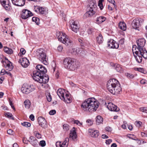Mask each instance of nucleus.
I'll list each match as a JSON object with an SVG mask.
<instances>
[{
  "instance_id": "obj_27",
  "label": "nucleus",
  "mask_w": 147,
  "mask_h": 147,
  "mask_svg": "<svg viewBox=\"0 0 147 147\" xmlns=\"http://www.w3.org/2000/svg\"><path fill=\"white\" fill-rule=\"evenodd\" d=\"M6 63V65L5 67L6 70L9 71H11L13 69L12 63L8 61L7 63Z\"/></svg>"
},
{
  "instance_id": "obj_1",
  "label": "nucleus",
  "mask_w": 147,
  "mask_h": 147,
  "mask_svg": "<svg viewBox=\"0 0 147 147\" xmlns=\"http://www.w3.org/2000/svg\"><path fill=\"white\" fill-rule=\"evenodd\" d=\"M99 104L98 101L94 98H90L82 102L81 105V108L84 111H95L98 107Z\"/></svg>"
},
{
  "instance_id": "obj_24",
  "label": "nucleus",
  "mask_w": 147,
  "mask_h": 147,
  "mask_svg": "<svg viewBox=\"0 0 147 147\" xmlns=\"http://www.w3.org/2000/svg\"><path fill=\"white\" fill-rule=\"evenodd\" d=\"M35 11L36 12L39 11L41 14H46L48 13V9L46 8H43L42 7H37Z\"/></svg>"
},
{
  "instance_id": "obj_56",
  "label": "nucleus",
  "mask_w": 147,
  "mask_h": 147,
  "mask_svg": "<svg viewBox=\"0 0 147 147\" xmlns=\"http://www.w3.org/2000/svg\"><path fill=\"white\" fill-rule=\"evenodd\" d=\"M93 32V29L92 28H89L88 30V34H91Z\"/></svg>"
},
{
  "instance_id": "obj_31",
  "label": "nucleus",
  "mask_w": 147,
  "mask_h": 147,
  "mask_svg": "<svg viewBox=\"0 0 147 147\" xmlns=\"http://www.w3.org/2000/svg\"><path fill=\"white\" fill-rule=\"evenodd\" d=\"M119 28L121 30L125 31L126 30V25L124 22H120L119 23Z\"/></svg>"
},
{
  "instance_id": "obj_18",
  "label": "nucleus",
  "mask_w": 147,
  "mask_h": 147,
  "mask_svg": "<svg viewBox=\"0 0 147 147\" xmlns=\"http://www.w3.org/2000/svg\"><path fill=\"white\" fill-rule=\"evenodd\" d=\"M107 45L110 48L117 49L118 48L119 44L113 40L111 39L108 42Z\"/></svg>"
},
{
  "instance_id": "obj_39",
  "label": "nucleus",
  "mask_w": 147,
  "mask_h": 147,
  "mask_svg": "<svg viewBox=\"0 0 147 147\" xmlns=\"http://www.w3.org/2000/svg\"><path fill=\"white\" fill-rule=\"evenodd\" d=\"M63 129L64 130L67 131L69 129V126L67 124H65L63 125Z\"/></svg>"
},
{
  "instance_id": "obj_58",
  "label": "nucleus",
  "mask_w": 147,
  "mask_h": 147,
  "mask_svg": "<svg viewBox=\"0 0 147 147\" xmlns=\"http://www.w3.org/2000/svg\"><path fill=\"white\" fill-rule=\"evenodd\" d=\"M6 71L4 69H2L1 71V75H3L5 74Z\"/></svg>"
},
{
  "instance_id": "obj_36",
  "label": "nucleus",
  "mask_w": 147,
  "mask_h": 147,
  "mask_svg": "<svg viewBox=\"0 0 147 147\" xmlns=\"http://www.w3.org/2000/svg\"><path fill=\"white\" fill-rule=\"evenodd\" d=\"M86 51L83 49H82L81 51L80 55L81 56L84 57L86 54Z\"/></svg>"
},
{
  "instance_id": "obj_62",
  "label": "nucleus",
  "mask_w": 147,
  "mask_h": 147,
  "mask_svg": "<svg viewBox=\"0 0 147 147\" xmlns=\"http://www.w3.org/2000/svg\"><path fill=\"white\" fill-rule=\"evenodd\" d=\"M13 131L11 129H9L7 131V133L10 135L12 134V133L13 132Z\"/></svg>"
},
{
  "instance_id": "obj_41",
  "label": "nucleus",
  "mask_w": 147,
  "mask_h": 147,
  "mask_svg": "<svg viewBox=\"0 0 147 147\" xmlns=\"http://www.w3.org/2000/svg\"><path fill=\"white\" fill-rule=\"evenodd\" d=\"M5 115L9 118H11V119H14V118L12 117V115L11 113L7 112L5 113Z\"/></svg>"
},
{
  "instance_id": "obj_22",
  "label": "nucleus",
  "mask_w": 147,
  "mask_h": 147,
  "mask_svg": "<svg viewBox=\"0 0 147 147\" xmlns=\"http://www.w3.org/2000/svg\"><path fill=\"white\" fill-rule=\"evenodd\" d=\"M20 61H21V65L23 67H27L29 65V61L26 58H22Z\"/></svg>"
},
{
  "instance_id": "obj_32",
  "label": "nucleus",
  "mask_w": 147,
  "mask_h": 147,
  "mask_svg": "<svg viewBox=\"0 0 147 147\" xmlns=\"http://www.w3.org/2000/svg\"><path fill=\"white\" fill-rule=\"evenodd\" d=\"M114 69L117 71L121 72L122 71V68L121 65L118 64H115L114 66Z\"/></svg>"
},
{
  "instance_id": "obj_63",
  "label": "nucleus",
  "mask_w": 147,
  "mask_h": 147,
  "mask_svg": "<svg viewBox=\"0 0 147 147\" xmlns=\"http://www.w3.org/2000/svg\"><path fill=\"white\" fill-rule=\"evenodd\" d=\"M36 139V138L33 136H30L29 138V141H32Z\"/></svg>"
},
{
  "instance_id": "obj_50",
  "label": "nucleus",
  "mask_w": 147,
  "mask_h": 147,
  "mask_svg": "<svg viewBox=\"0 0 147 147\" xmlns=\"http://www.w3.org/2000/svg\"><path fill=\"white\" fill-rule=\"evenodd\" d=\"M110 3H112L114 5V7L115 8L116 7V5L115 4V3L114 0H107Z\"/></svg>"
},
{
  "instance_id": "obj_28",
  "label": "nucleus",
  "mask_w": 147,
  "mask_h": 147,
  "mask_svg": "<svg viewBox=\"0 0 147 147\" xmlns=\"http://www.w3.org/2000/svg\"><path fill=\"white\" fill-rule=\"evenodd\" d=\"M96 124L99 125L102 123L103 119L100 116L98 115L96 117Z\"/></svg>"
},
{
  "instance_id": "obj_52",
  "label": "nucleus",
  "mask_w": 147,
  "mask_h": 147,
  "mask_svg": "<svg viewBox=\"0 0 147 147\" xmlns=\"http://www.w3.org/2000/svg\"><path fill=\"white\" fill-rule=\"evenodd\" d=\"M20 52L22 55H24L26 51L24 48H22L20 49Z\"/></svg>"
},
{
  "instance_id": "obj_17",
  "label": "nucleus",
  "mask_w": 147,
  "mask_h": 147,
  "mask_svg": "<svg viewBox=\"0 0 147 147\" xmlns=\"http://www.w3.org/2000/svg\"><path fill=\"white\" fill-rule=\"evenodd\" d=\"M106 104L107 107L110 111L117 112L119 110V108L112 102L108 103L107 105L106 103Z\"/></svg>"
},
{
  "instance_id": "obj_47",
  "label": "nucleus",
  "mask_w": 147,
  "mask_h": 147,
  "mask_svg": "<svg viewBox=\"0 0 147 147\" xmlns=\"http://www.w3.org/2000/svg\"><path fill=\"white\" fill-rule=\"evenodd\" d=\"M47 99L49 102H50L52 99L51 96L50 94H49L47 96Z\"/></svg>"
},
{
  "instance_id": "obj_5",
  "label": "nucleus",
  "mask_w": 147,
  "mask_h": 147,
  "mask_svg": "<svg viewBox=\"0 0 147 147\" xmlns=\"http://www.w3.org/2000/svg\"><path fill=\"white\" fill-rule=\"evenodd\" d=\"M138 50L142 54L143 57L145 59H147V51L144 47L145 44L146 40L144 38H140L137 41Z\"/></svg>"
},
{
  "instance_id": "obj_38",
  "label": "nucleus",
  "mask_w": 147,
  "mask_h": 147,
  "mask_svg": "<svg viewBox=\"0 0 147 147\" xmlns=\"http://www.w3.org/2000/svg\"><path fill=\"white\" fill-rule=\"evenodd\" d=\"M22 125L26 127H29L31 125V124L30 123L26 122H24L23 123H22Z\"/></svg>"
},
{
  "instance_id": "obj_19",
  "label": "nucleus",
  "mask_w": 147,
  "mask_h": 147,
  "mask_svg": "<svg viewBox=\"0 0 147 147\" xmlns=\"http://www.w3.org/2000/svg\"><path fill=\"white\" fill-rule=\"evenodd\" d=\"M69 140V138H66L63 142H57L56 144V146L57 147H67L68 144L67 142Z\"/></svg>"
},
{
  "instance_id": "obj_64",
  "label": "nucleus",
  "mask_w": 147,
  "mask_h": 147,
  "mask_svg": "<svg viewBox=\"0 0 147 147\" xmlns=\"http://www.w3.org/2000/svg\"><path fill=\"white\" fill-rule=\"evenodd\" d=\"M102 138L103 139H107L108 138V137L105 134H103L102 136Z\"/></svg>"
},
{
  "instance_id": "obj_2",
  "label": "nucleus",
  "mask_w": 147,
  "mask_h": 147,
  "mask_svg": "<svg viewBox=\"0 0 147 147\" xmlns=\"http://www.w3.org/2000/svg\"><path fill=\"white\" fill-rule=\"evenodd\" d=\"M107 88L109 91L113 94H119L121 91L119 82L115 79H110L108 81Z\"/></svg>"
},
{
  "instance_id": "obj_12",
  "label": "nucleus",
  "mask_w": 147,
  "mask_h": 147,
  "mask_svg": "<svg viewBox=\"0 0 147 147\" xmlns=\"http://www.w3.org/2000/svg\"><path fill=\"white\" fill-rule=\"evenodd\" d=\"M34 88L33 86H28L27 87H22L21 90L22 92L26 94H28L34 91Z\"/></svg>"
},
{
  "instance_id": "obj_10",
  "label": "nucleus",
  "mask_w": 147,
  "mask_h": 147,
  "mask_svg": "<svg viewBox=\"0 0 147 147\" xmlns=\"http://www.w3.org/2000/svg\"><path fill=\"white\" fill-rule=\"evenodd\" d=\"M143 22V20L140 18L135 19L132 21L131 25L132 28L135 30H139V27L141 24Z\"/></svg>"
},
{
  "instance_id": "obj_43",
  "label": "nucleus",
  "mask_w": 147,
  "mask_h": 147,
  "mask_svg": "<svg viewBox=\"0 0 147 147\" xmlns=\"http://www.w3.org/2000/svg\"><path fill=\"white\" fill-rule=\"evenodd\" d=\"M81 48H76V49H74V50L76 51V54H79L80 55L81 51Z\"/></svg>"
},
{
  "instance_id": "obj_11",
  "label": "nucleus",
  "mask_w": 147,
  "mask_h": 147,
  "mask_svg": "<svg viewBox=\"0 0 147 147\" xmlns=\"http://www.w3.org/2000/svg\"><path fill=\"white\" fill-rule=\"evenodd\" d=\"M0 1L2 5L6 10H10L11 7L9 0H0Z\"/></svg>"
},
{
  "instance_id": "obj_29",
  "label": "nucleus",
  "mask_w": 147,
  "mask_h": 147,
  "mask_svg": "<svg viewBox=\"0 0 147 147\" xmlns=\"http://www.w3.org/2000/svg\"><path fill=\"white\" fill-rule=\"evenodd\" d=\"M106 19V18L103 16H100L97 18L96 22L98 24H101L105 21Z\"/></svg>"
},
{
  "instance_id": "obj_60",
  "label": "nucleus",
  "mask_w": 147,
  "mask_h": 147,
  "mask_svg": "<svg viewBox=\"0 0 147 147\" xmlns=\"http://www.w3.org/2000/svg\"><path fill=\"white\" fill-rule=\"evenodd\" d=\"M124 39H122L120 40L119 41V43L121 45H123L124 43Z\"/></svg>"
},
{
  "instance_id": "obj_13",
  "label": "nucleus",
  "mask_w": 147,
  "mask_h": 147,
  "mask_svg": "<svg viewBox=\"0 0 147 147\" xmlns=\"http://www.w3.org/2000/svg\"><path fill=\"white\" fill-rule=\"evenodd\" d=\"M71 29L72 31L76 33H77L79 31V27L78 25L77 22L72 20L70 22Z\"/></svg>"
},
{
  "instance_id": "obj_4",
  "label": "nucleus",
  "mask_w": 147,
  "mask_h": 147,
  "mask_svg": "<svg viewBox=\"0 0 147 147\" xmlns=\"http://www.w3.org/2000/svg\"><path fill=\"white\" fill-rule=\"evenodd\" d=\"M32 77L35 81L40 83L46 84L48 82L49 80L47 75L44 76L36 71H34Z\"/></svg>"
},
{
  "instance_id": "obj_20",
  "label": "nucleus",
  "mask_w": 147,
  "mask_h": 147,
  "mask_svg": "<svg viewBox=\"0 0 147 147\" xmlns=\"http://www.w3.org/2000/svg\"><path fill=\"white\" fill-rule=\"evenodd\" d=\"M89 135L93 137L96 138L99 135V131L97 130H95L94 129H88Z\"/></svg>"
},
{
  "instance_id": "obj_7",
  "label": "nucleus",
  "mask_w": 147,
  "mask_h": 147,
  "mask_svg": "<svg viewBox=\"0 0 147 147\" xmlns=\"http://www.w3.org/2000/svg\"><path fill=\"white\" fill-rule=\"evenodd\" d=\"M35 54L40 61L45 65H47V58L46 55L45 51L43 49H38L36 52Z\"/></svg>"
},
{
  "instance_id": "obj_37",
  "label": "nucleus",
  "mask_w": 147,
  "mask_h": 147,
  "mask_svg": "<svg viewBox=\"0 0 147 147\" xmlns=\"http://www.w3.org/2000/svg\"><path fill=\"white\" fill-rule=\"evenodd\" d=\"M86 123L88 126L92 125L93 124V121L92 120L88 119L86 121Z\"/></svg>"
},
{
  "instance_id": "obj_9",
  "label": "nucleus",
  "mask_w": 147,
  "mask_h": 147,
  "mask_svg": "<svg viewBox=\"0 0 147 147\" xmlns=\"http://www.w3.org/2000/svg\"><path fill=\"white\" fill-rule=\"evenodd\" d=\"M136 46H133L132 51L136 61L139 63H141L142 61V57H143L142 54L139 51H136Z\"/></svg>"
},
{
  "instance_id": "obj_44",
  "label": "nucleus",
  "mask_w": 147,
  "mask_h": 147,
  "mask_svg": "<svg viewBox=\"0 0 147 147\" xmlns=\"http://www.w3.org/2000/svg\"><path fill=\"white\" fill-rule=\"evenodd\" d=\"M135 124L137 127H140L142 124V123L140 121H137L135 122Z\"/></svg>"
},
{
  "instance_id": "obj_42",
  "label": "nucleus",
  "mask_w": 147,
  "mask_h": 147,
  "mask_svg": "<svg viewBox=\"0 0 147 147\" xmlns=\"http://www.w3.org/2000/svg\"><path fill=\"white\" fill-rule=\"evenodd\" d=\"M35 134V136L38 138L39 139L41 138V136L40 134L39 133H37L36 131L34 132Z\"/></svg>"
},
{
  "instance_id": "obj_3",
  "label": "nucleus",
  "mask_w": 147,
  "mask_h": 147,
  "mask_svg": "<svg viewBox=\"0 0 147 147\" xmlns=\"http://www.w3.org/2000/svg\"><path fill=\"white\" fill-rule=\"evenodd\" d=\"M63 64L66 69L71 71L76 69L78 67V64L74 58L67 57L65 58L63 61Z\"/></svg>"
},
{
  "instance_id": "obj_46",
  "label": "nucleus",
  "mask_w": 147,
  "mask_h": 147,
  "mask_svg": "<svg viewBox=\"0 0 147 147\" xmlns=\"http://www.w3.org/2000/svg\"><path fill=\"white\" fill-rule=\"evenodd\" d=\"M98 6L100 8L101 10H102L103 8V6L102 4V1H99V2L98 3Z\"/></svg>"
},
{
  "instance_id": "obj_55",
  "label": "nucleus",
  "mask_w": 147,
  "mask_h": 147,
  "mask_svg": "<svg viewBox=\"0 0 147 147\" xmlns=\"http://www.w3.org/2000/svg\"><path fill=\"white\" fill-rule=\"evenodd\" d=\"M137 70L139 71L141 73H143L144 71V69L143 68H137Z\"/></svg>"
},
{
  "instance_id": "obj_35",
  "label": "nucleus",
  "mask_w": 147,
  "mask_h": 147,
  "mask_svg": "<svg viewBox=\"0 0 147 147\" xmlns=\"http://www.w3.org/2000/svg\"><path fill=\"white\" fill-rule=\"evenodd\" d=\"M32 20L33 22H34L37 24H39L40 23L39 19L38 18L33 17L32 18Z\"/></svg>"
},
{
  "instance_id": "obj_33",
  "label": "nucleus",
  "mask_w": 147,
  "mask_h": 147,
  "mask_svg": "<svg viewBox=\"0 0 147 147\" xmlns=\"http://www.w3.org/2000/svg\"><path fill=\"white\" fill-rule=\"evenodd\" d=\"M4 52L7 54H11L13 53V51L11 49L7 47H4Z\"/></svg>"
},
{
  "instance_id": "obj_61",
  "label": "nucleus",
  "mask_w": 147,
  "mask_h": 147,
  "mask_svg": "<svg viewBox=\"0 0 147 147\" xmlns=\"http://www.w3.org/2000/svg\"><path fill=\"white\" fill-rule=\"evenodd\" d=\"M146 82L147 81L146 80L144 79H142L140 81V82L141 84H144L146 83Z\"/></svg>"
},
{
  "instance_id": "obj_16",
  "label": "nucleus",
  "mask_w": 147,
  "mask_h": 147,
  "mask_svg": "<svg viewBox=\"0 0 147 147\" xmlns=\"http://www.w3.org/2000/svg\"><path fill=\"white\" fill-rule=\"evenodd\" d=\"M38 124L42 127L45 128L47 127V122L44 118L40 117L38 118Z\"/></svg>"
},
{
  "instance_id": "obj_8",
  "label": "nucleus",
  "mask_w": 147,
  "mask_h": 147,
  "mask_svg": "<svg viewBox=\"0 0 147 147\" xmlns=\"http://www.w3.org/2000/svg\"><path fill=\"white\" fill-rule=\"evenodd\" d=\"M97 6L96 2L95 0H91L89 2L88 6L89 10L87 11L86 15L88 17H91L95 13V10Z\"/></svg>"
},
{
  "instance_id": "obj_34",
  "label": "nucleus",
  "mask_w": 147,
  "mask_h": 147,
  "mask_svg": "<svg viewBox=\"0 0 147 147\" xmlns=\"http://www.w3.org/2000/svg\"><path fill=\"white\" fill-rule=\"evenodd\" d=\"M24 104L25 108L29 109L30 107V102L29 100H26L24 102Z\"/></svg>"
},
{
  "instance_id": "obj_15",
  "label": "nucleus",
  "mask_w": 147,
  "mask_h": 147,
  "mask_svg": "<svg viewBox=\"0 0 147 147\" xmlns=\"http://www.w3.org/2000/svg\"><path fill=\"white\" fill-rule=\"evenodd\" d=\"M36 71H38L40 74L44 76L47 75L45 74L47 72V71L45 67L41 65H37L36 67Z\"/></svg>"
},
{
  "instance_id": "obj_48",
  "label": "nucleus",
  "mask_w": 147,
  "mask_h": 147,
  "mask_svg": "<svg viewBox=\"0 0 147 147\" xmlns=\"http://www.w3.org/2000/svg\"><path fill=\"white\" fill-rule=\"evenodd\" d=\"M74 123L76 124L77 125L80 126L82 125V123L79 121L78 120H75L74 121Z\"/></svg>"
},
{
  "instance_id": "obj_30",
  "label": "nucleus",
  "mask_w": 147,
  "mask_h": 147,
  "mask_svg": "<svg viewBox=\"0 0 147 147\" xmlns=\"http://www.w3.org/2000/svg\"><path fill=\"white\" fill-rule=\"evenodd\" d=\"M96 40L97 43L100 44L102 43L103 41V38L102 34H100L96 37Z\"/></svg>"
},
{
  "instance_id": "obj_59",
  "label": "nucleus",
  "mask_w": 147,
  "mask_h": 147,
  "mask_svg": "<svg viewBox=\"0 0 147 147\" xmlns=\"http://www.w3.org/2000/svg\"><path fill=\"white\" fill-rule=\"evenodd\" d=\"M105 130L108 131H111V128L109 127H107L105 128Z\"/></svg>"
},
{
  "instance_id": "obj_57",
  "label": "nucleus",
  "mask_w": 147,
  "mask_h": 147,
  "mask_svg": "<svg viewBox=\"0 0 147 147\" xmlns=\"http://www.w3.org/2000/svg\"><path fill=\"white\" fill-rule=\"evenodd\" d=\"M30 119L32 121H33L34 119V117L33 114L29 116Z\"/></svg>"
},
{
  "instance_id": "obj_51",
  "label": "nucleus",
  "mask_w": 147,
  "mask_h": 147,
  "mask_svg": "<svg viewBox=\"0 0 147 147\" xmlns=\"http://www.w3.org/2000/svg\"><path fill=\"white\" fill-rule=\"evenodd\" d=\"M63 49V47L61 45H59L57 47V50L59 52L61 51Z\"/></svg>"
},
{
  "instance_id": "obj_53",
  "label": "nucleus",
  "mask_w": 147,
  "mask_h": 147,
  "mask_svg": "<svg viewBox=\"0 0 147 147\" xmlns=\"http://www.w3.org/2000/svg\"><path fill=\"white\" fill-rule=\"evenodd\" d=\"M127 77L130 78H133L134 77V75L129 73H127Z\"/></svg>"
},
{
  "instance_id": "obj_40",
  "label": "nucleus",
  "mask_w": 147,
  "mask_h": 147,
  "mask_svg": "<svg viewBox=\"0 0 147 147\" xmlns=\"http://www.w3.org/2000/svg\"><path fill=\"white\" fill-rule=\"evenodd\" d=\"M29 142L33 146H35L37 145V141L36 139L32 141H29Z\"/></svg>"
},
{
  "instance_id": "obj_21",
  "label": "nucleus",
  "mask_w": 147,
  "mask_h": 147,
  "mask_svg": "<svg viewBox=\"0 0 147 147\" xmlns=\"http://www.w3.org/2000/svg\"><path fill=\"white\" fill-rule=\"evenodd\" d=\"M12 3L17 6H22L25 3V0H11Z\"/></svg>"
},
{
  "instance_id": "obj_6",
  "label": "nucleus",
  "mask_w": 147,
  "mask_h": 147,
  "mask_svg": "<svg viewBox=\"0 0 147 147\" xmlns=\"http://www.w3.org/2000/svg\"><path fill=\"white\" fill-rule=\"evenodd\" d=\"M56 35L59 40L66 46H70L72 45V41L65 33L59 32L57 33Z\"/></svg>"
},
{
  "instance_id": "obj_23",
  "label": "nucleus",
  "mask_w": 147,
  "mask_h": 147,
  "mask_svg": "<svg viewBox=\"0 0 147 147\" xmlns=\"http://www.w3.org/2000/svg\"><path fill=\"white\" fill-rule=\"evenodd\" d=\"M61 100L67 103H70L72 101V98L70 95L68 94H66L65 96H64L63 97H62Z\"/></svg>"
},
{
  "instance_id": "obj_49",
  "label": "nucleus",
  "mask_w": 147,
  "mask_h": 147,
  "mask_svg": "<svg viewBox=\"0 0 147 147\" xmlns=\"http://www.w3.org/2000/svg\"><path fill=\"white\" fill-rule=\"evenodd\" d=\"M56 111L55 110H52L50 111L49 112V114L50 115H53L56 113Z\"/></svg>"
},
{
  "instance_id": "obj_26",
  "label": "nucleus",
  "mask_w": 147,
  "mask_h": 147,
  "mask_svg": "<svg viewBox=\"0 0 147 147\" xmlns=\"http://www.w3.org/2000/svg\"><path fill=\"white\" fill-rule=\"evenodd\" d=\"M65 92L64 90L61 88L59 89L57 91V94L61 99L62 97L64 96V93Z\"/></svg>"
},
{
  "instance_id": "obj_25",
  "label": "nucleus",
  "mask_w": 147,
  "mask_h": 147,
  "mask_svg": "<svg viewBox=\"0 0 147 147\" xmlns=\"http://www.w3.org/2000/svg\"><path fill=\"white\" fill-rule=\"evenodd\" d=\"M76 137L77 135L75 128L73 127L71 131L69 134V138L74 140L76 138Z\"/></svg>"
},
{
  "instance_id": "obj_45",
  "label": "nucleus",
  "mask_w": 147,
  "mask_h": 147,
  "mask_svg": "<svg viewBox=\"0 0 147 147\" xmlns=\"http://www.w3.org/2000/svg\"><path fill=\"white\" fill-rule=\"evenodd\" d=\"M40 145L42 147H44L46 145L45 142L44 140H42L40 142Z\"/></svg>"
},
{
  "instance_id": "obj_14",
  "label": "nucleus",
  "mask_w": 147,
  "mask_h": 147,
  "mask_svg": "<svg viewBox=\"0 0 147 147\" xmlns=\"http://www.w3.org/2000/svg\"><path fill=\"white\" fill-rule=\"evenodd\" d=\"M32 16V12L28 10L25 9L22 10L21 14V17L22 19H26Z\"/></svg>"
},
{
  "instance_id": "obj_54",
  "label": "nucleus",
  "mask_w": 147,
  "mask_h": 147,
  "mask_svg": "<svg viewBox=\"0 0 147 147\" xmlns=\"http://www.w3.org/2000/svg\"><path fill=\"white\" fill-rule=\"evenodd\" d=\"M112 142V140L109 139L106 140V143L107 144H109Z\"/></svg>"
}]
</instances>
